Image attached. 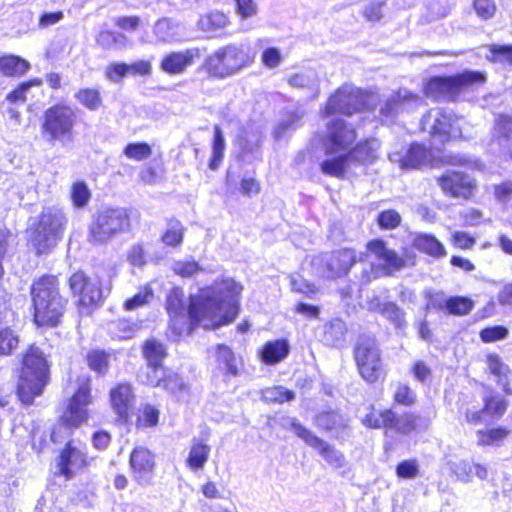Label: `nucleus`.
Instances as JSON below:
<instances>
[{"mask_svg":"<svg viewBox=\"0 0 512 512\" xmlns=\"http://www.w3.org/2000/svg\"><path fill=\"white\" fill-rule=\"evenodd\" d=\"M241 292L242 286L231 278L216 281L199 298L191 299L188 312L191 321L206 329L231 323L238 313Z\"/></svg>","mask_w":512,"mask_h":512,"instance_id":"obj_1","label":"nucleus"},{"mask_svg":"<svg viewBox=\"0 0 512 512\" xmlns=\"http://www.w3.org/2000/svg\"><path fill=\"white\" fill-rule=\"evenodd\" d=\"M34 321L38 326H56L64 313L66 300L59 294L55 276H44L32 285Z\"/></svg>","mask_w":512,"mask_h":512,"instance_id":"obj_2","label":"nucleus"},{"mask_svg":"<svg viewBox=\"0 0 512 512\" xmlns=\"http://www.w3.org/2000/svg\"><path fill=\"white\" fill-rule=\"evenodd\" d=\"M49 364L44 352L37 346H30L23 355L22 367L17 385V394L24 404H31L47 384Z\"/></svg>","mask_w":512,"mask_h":512,"instance_id":"obj_3","label":"nucleus"},{"mask_svg":"<svg viewBox=\"0 0 512 512\" xmlns=\"http://www.w3.org/2000/svg\"><path fill=\"white\" fill-rule=\"evenodd\" d=\"M254 61V56L243 44H229L218 48L204 62V68L210 76L224 79L231 77Z\"/></svg>","mask_w":512,"mask_h":512,"instance_id":"obj_4","label":"nucleus"},{"mask_svg":"<svg viewBox=\"0 0 512 512\" xmlns=\"http://www.w3.org/2000/svg\"><path fill=\"white\" fill-rule=\"evenodd\" d=\"M67 219L62 210L46 208L42 211L38 225L30 238V244L38 255L53 249L62 238Z\"/></svg>","mask_w":512,"mask_h":512,"instance_id":"obj_5","label":"nucleus"},{"mask_svg":"<svg viewBox=\"0 0 512 512\" xmlns=\"http://www.w3.org/2000/svg\"><path fill=\"white\" fill-rule=\"evenodd\" d=\"M486 81L484 74L476 71H464L450 77L431 78L424 86V92L428 97L434 99L453 100L462 91Z\"/></svg>","mask_w":512,"mask_h":512,"instance_id":"obj_6","label":"nucleus"},{"mask_svg":"<svg viewBox=\"0 0 512 512\" xmlns=\"http://www.w3.org/2000/svg\"><path fill=\"white\" fill-rule=\"evenodd\" d=\"M93 403L91 380L86 375L77 378V389L68 400L66 409L60 416L59 429H77L89 420L88 407Z\"/></svg>","mask_w":512,"mask_h":512,"instance_id":"obj_7","label":"nucleus"},{"mask_svg":"<svg viewBox=\"0 0 512 512\" xmlns=\"http://www.w3.org/2000/svg\"><path fill=\"white\" fill-rule=\"evenodd\" d=\"M376 97L371 92H363L359 88L344 84L328 100L322 114L329 116L335 113L351 115L372 108V100Z\"/></svg>","mask_w":512,"mask_h":512,"instance_id":"obj_8","label":"nucleus"},{"mask_svg":"<svg viewBox=\"0 0 512 512\" xmlns=\"http://www.w3.org/2000/svg\"><path fill=\"white\" fill-rule=\"evenodd\" d=\"M77 121L75 110L65 104H56L48 108L43 115L41 125L43 136L50 142H66L73 138V129Z\"/></svg>","mask_w":512,"mask_h":512,"instance_id":"obj_9","label":"nucleus"},{"mask_svg":"<svg viewBox=\"0 0 512 512\" xmlns=\"http://www.w3.org/2000/svg\"><path fill=\"white\" fill-rule=\"evenodd\" d=\"M130 227L127 210L107 208L95 214L89 228V240L93 243H105L117 234L126 232Z\"/></svg>","mask_w":512,"mask_h":512,"instance_id":"obj_10","label":"nucleus"},{"mask_svg":"<svg viewBox=\"0 0 512 512\" xmlns=\"http://www.w3.org/2000/svg\"><path fill=\"white\" fill-rule=\"evenodd\" d=\"M354 359L358 372L365 381L374 383L382 377L381 355L374 338L359 337L354 348Z\"/></svg>","mask_w":512,"mask_h":512,"instance_id":"obj_11","label":"nucleus"},{"mask_svg":"<svg viewBox=\"0 0 512 512\" xmlns=\"http://www.w3.org/2000/svg\"><path fill=\"white\" fill-rule=\"evenodd\" d=\"M462 122L463 119L455 116L451 111L434 108L423 117L422 127L433 138H439V141L444 143L450 138L462 136Z\"/></svg>","mask_w":512,"mask_h":512,"instance_id":"obj_12","label":"nucleus"},{"mask_svg":"<svg viewBox=\"0 0 512 512\" xmlns=\"http://www.w3.org/2000/svg\"><path fill=\"white\" fill-rule=\"evenodd\" d=\"M355 129L345 120L335 118L326 125L323 147L327 155L346 151L356 140Z\"/></svg>","mask_w":512,"mask_h":512,"instance_id":"obj_13","label":"nucleus"},{"mask_svg":"<svg viewBox=\"0 0 512 512\" xmlns=\"http://www.w3.org/2000/svg\"><path fill=\"white\" fill-rule=\"evenodd\" d=\"M291 429L299 438L305 441L307 445L318 450L319 454L331 466L341 468L345 465V457L341 452L318 438L313 432L302 426L296 420L291 423Z\"/></svg>","mask_w":512,"mask_h":512,"instance_id":"obj_14","label":"nucleus"},{"mask_svg":"<svg viewBox=\"0 0 512 512\" xmlns=\"http://www.w3.org/2000/svg\"><path fill=\"white\" fill-rule=\"evenodd\" d=\"M423 105V99L406 89H400L387 98L381 108L383 120L389 121L401 112H410Z\"/></svg>","mask_w":512,"mask_h":512,"instance_id":"obj_15","label":"nucleus"},{"mask_svg":"<svg viewBox=\"0 0 512 512\" xmlns=\"http://www.w3.org/2000/svg\"><path fill=\"white\" fill-rule=\"evenodd\" d=\"M88 465V460L81 444L74 441L67 443L58 461L59 473L66 479H71L77 472Z\"/></svg>","mask_w":512,"mask_h":512,"instance_id":"obj_16","label":"nucleus"},{"mask_svg":"<svg viewBox=\"0 0 512 512\" xmlns=\"http://www.w3.org/2000/svg\"><path fill=\"white\" fill-rule=\"evenodd\" d=\"M129 463L134 480L140 485L149 484L155 469L153 453L145 447H136L130 454Z\"/></svg>","mask_w":512,"mask_h":512,"instance_id":"obj_17","label":"nucleus"},{"mask_svg":"<svg viewBox=\"0 0 512 512\" xmlns=\"http://www.w3.org/2000/svg\"><path fill=\"white\" fill-rule=\"evenodd\" d=\"M431 150L424 145L414 143L404 152H392L389 159L397 163L401 169H415L431 162Z\"/></svg>","mask_w":512,"mask_h":512,"instance_id":"obj_18","label":"nucleus"},{"mask_svg":"<svg viewBox=\"0 0 512 512\" xmlns=\"http://www.w3.org/2000/svg\"><path fill=\"white\" fill-rule=\"evenodd\" d=\"M199 57L200 50L198 48L171 52L162 58L160 69L169 75L182 74L188 67L192 66L194 61Z\"/></svg>","mask_w":512,"mask_h":512,"instance_id":"obj_19","label":"nucleus"},{"mask_svg":"<svg viewBox=\"0 0 512 512\" xmlns=\"http://www.w3.org/2000/svg\"><path fill=\"white\" fill-rule=\"evenodd\" d=\"M110 403L118 417L127 421L134 406V392L128 383H120L110 390Z\"/></svg>","mask_w":512,"mask_h":512,"instance_id":"obj_20","label":"nucleus"},{"mask_svg":"<svg viewBox=\"0 0 512 512\" xmlns=\"http://www.w3.org/2000/svg\"><path fill=\"white\" fill-rule=\"evenodd\" d=\"M442 190L454 197L467 198L471 195L474 188L473 181L459 172H451L439 179Z\"/></svg>","mask_w":512,"mask_h":512,"instance_id":"obj_21","label":"nucleus"},{"mask_svg":"<svg viewBox=\"0 0 512 512\" xmlns=\"http://www.w3.org/2000/svg\"><path fill=\"white\" fill-rule=\"evenodd\" d=\"M367 249L383 263L386 274L400 270L405 264L404 260L395 251L388 249L382 240L368 242Z\"/></svg>","mask_w":512,"mask_h":512,"instance_id":"obj_22","label":"nucleus"},{"mask_svg":"<svg viewBox=\"0 0 512 512\" xmlns=\"http://www.w3.org/2000/svg\"><path fill=\"white\" fill-rule=\"evenodd\" d=\"M355 262L356 254L354 250L343 249L333 252L327 261L326 276L328 278H335L345 275Z\"/></svg>","mask_w":512,"mask_h":512,"instance_id":"obj_23","label":"nucleus"},{"mask_svg":"<svg viewBox=\"0 0 512 512\" xmlns=\"http://www.w3.org/2000/svg\"><path fill=\"white\" fill-rule=\"evenodd\" d=\"M290 352V344L286 339L266 342L259 352L260 359L267 365H275L283 361Z\"/></svg>","mask_w":512,"mask_h":512,"instance_id":"obj_24","label":"nucleus"},{"mask_svg":"<svg viewBox=\"0 0 512 512\" xmlns=\"http://www.w3.org/2000/svg\"><path fill=\"white\" fill-rule=\"evenodd\" d=\"M353 162L349 153L324 160L320 167L325 175L343 178L353 173Z\"/></svg>","mask_w":512,"mask_h":512,"instance_id":"obj_25","label":"nucleus"},{"mask_svg":"<svg viewBox=\"0 0 512 512\" xmlns=\"http://www.w3.org/2000/svg\"><path fill=\"white\" fill-rule=\"evenodd\" d=\"M288 82L292 87L307 90L313 98L319 94L320 77L315 70L307 69L295 73Z\"/></svg>","mask_w":512,"mask_h":512,"instance_id":"obj_26","label":"nucleus"},{"mask_svg":"<svg viewBox=\"0 0 512 512\" xmlns=\"http://www.w3.org/2000/svg\"><path fill=\"white\" fill-rule=\"evenodd\" d=\"M379 146V142L376 139H369L359 143L349 152L354 166L374 161L377 158Z\"/></svg>","mask_w":512,"mask_h":512,"instance_id":"obj_27","label":"nucleus"},{"mask_svg":"<svg viewBox=\"0 0 512 512\" xmlns=\"http://www.w3.org/2000/svg\"><path fill=\"white\" fill-rule=\"evenodd\" d=\"M487 366L489 371L497 377L498 384L502 386L504 392L512 394V388L509 386L510 367L496 354L487 356Z\"/></svg>","mask_w":512,"mask_h":512,"instance_id":"obj_28","label":"nucleus"},{"mask_svg":"<svg viewBox=\"0 0 512 512\" xmlns=\"http://www.w3.org/2000/svg\"><path fill=\"white\" fill-rule=\"evenodd\" d=\"M30 68L25 59L16 55H3L0 57V73L7 77H19Z\"/></svg>","mask_w":512,"mask_h":512,"instance_id":"obj_29","label":"nucleus"},{"mask_svg":"<svg viewBox=\"0 0 512 512\" xmlns=\"http://www.w3.org/2000/svg\"><path fill=\"white\" fill-rule=\"evenodd\" d=\"M494 135L500 146L512 155V119L507 115H499L495 121Z\"/></svg>","mask_w":512,"mask_h":512,"instance_id":"obj_30","label":"nucleus"},{"mask_svg":"<svg viewBox=\"0 0 512 512\" xmlns=\"http://www.w3.org/2000/svg\"><path fill=\"white\" fill-rule=\"evenodd\" d=\"M216 359L221 369L225 370L226 374L237 376L239 373V361L237 360L234 352L226 345L219 344L216 347Z\"/></svg>","mask_w":512,"mask_h":512,"instance_id":"obj_31","label":"nucleus"},{"mask_svg":"<svg viewBox=\"0 0 512 512\" xmlns=\"http://www.w3.org/2000/svg\"><path fill=\"white\" fill-rule=\"evenodd\" d=\"M228 17L221 11L215 10L202 15L198 20L200 30L212 33L227 26Z\"/></svg>","mask_w":512,"mask_h":512,"instance_id":"obj_32","label":"nucleus"},{"mask_svg":"<svg viewBox=\"0 0 512 512\" xmlns=\"http://www.w3.org/2000/svg\"><path fill=\"white\" fill-rule=\"evenodd\" d=\"M165 375L162 364L146 363L138 372V379L145 385L160 387Z\"/></svg>","mask_w":512,"mask_h":512,"instance_id":"obj_33","label":"nucleus"},{"mask_svg":"<svg viewBox=\"0 0 512 512\" xmlns=\"http://www.w3.org/2000/svg\"><path fill=\"white\" fill-rule=\"evenodd\" d=\"M414 245L421 251L434 256L442 257L446 254L444 246L432 235H419L414 240Z\"/></svg>","mask_w":512,"mask_h":512,"instance_id":"obj_34","label":"nucleus"},{"mask_svg":"<svg viewBox=\"0 0 512 512\" xmlns=\"http://www.w3.org/2000/svg\"><path fill=\"white\" fill-rule=\"evenodd\" d=\"M210 450V446L206 444L194 443L187 458L188 467L192 470L202 469L208 460Z\"/></svg>","mask_w":512,"mask_h":512,"instance_id":"obj_35","label":"nucleus"},{"mask_svg":"<svg viewBox=\"0 0 512 512\" xmlns=\"http://www.w3.org/2000/svg\"><path fill=\"white\" fill-rule=\"evenodd\" d=\"M394 413L392 410L386 409L382 411H375L374 409L367 414L362 422L369 428L379 429L388 428L393 423Z\"/></svg>","mask_w":512,"mask_h":512,"instance_id":"obj_36","label":"nucleus"},{"mask_svg":"<svg viewBox=\"0 0 512 512\" xmlns=\"http://www.w3.org/2000/svg\"><path fill=\"white\" fill-rule=\"evenodd\" d=\"M19 345V335L7 326L0 325V356H8Z\"/></svg>","mask_w":512,"mask_h":512,"instance_id":"obj_37","label":"nucleus"},{"mask_svg":"<svg viewBox=\"0 0 512 512\" xmlns=\"http://www.w3.org/2000/svg\"><path fill=\"white\" fill-rule=\"evenodd\" d=\"M184 293L180 288H174L167 296V311L175 315V321L184 319Z\"/></svg>","mask_w":512,"mask_h":512,"instance_id":"obj_38","label":"nucleus"},{"mask_svg":"<svg viewBox=\"0 0 512 512\" xmlns=\"http://www.w3.org/2000/svg\"><path fill=\"white\" fill-rule=\"evenodd\" d=\"M184 226L180 221L171 219L167 223V228L162 235L161 239L164 244L168 246H179L183 241Z\"/></svg>","mask_w":512,"mask_h":512,"instance_id":"obj_39","label":"nucleus"},{"mask_svg":"<svg viewBox=\"0 0 512 512\" xmlns=\"http://www.w3.org/2000/svg\"><path fill=\"white\" fill-rule=\"evenodd\" d=\"M81 105L90 111H96L102 105V97L97 89L84 88L75 94Z\"/></svg>","mask_w":512,"mask_h":512,"instance_id":"obj_40","label":"nucleus"},{"mask_svg":"<svg viewBox=\"0 0 512 512\" xmlns=\"http://www.w3.org/2000/svg\"><path fill=\"white\" fill-rule=\"evenodd\" d=\"M143 356L147 363L162 364L166 350L162 343L154 339L147 340L143 346Z\"/></svg>","mask_w":512,"mask_h":512,"instance_id":"obj_41","label":"nucleus"},{"mask_svg":"<svg viewBox=\"0 0 512 512\" xmlns=\"http://www.w3.org/2000/svg\"><path fill=\"white\" fill-rule=\"evenodd\" d=\"M225 140L223 132L219 126L214 127V140L212 147V159L209 163V167L212 170H216L224 156Z\"/></svg>","mask_w":512,"mask_h":512,"instance_id":"obj_42","label":"nucleus"},{"mask_svg":"<svg viewBox=\"0 0 512 512\" xmlns=\"http://www.w3.org/2000/svg\"><path fill=\"white\" fill-rule=\"evenodd\" d=\"M102 299V290L96 279H90L85 286L83 293L79 294V302L81 305L89 306L97 304Z\"/></svg>","mask_w":512,"mask_h":512,"instance_id":"obj_43","label":"nucleus"},{"mask_svg":"<svg viewBox=\"0 0 512 512\" xmlns=\"http://www.w3.org/2000/svg\"><path fill=\"white\" fill-rule=\"evenodd\" d=\"M160 387L173 394L176 397H181L187 392V385L178 374L169 372L166 373Z\"/></svg>","mask_w":512,"mask_h":512,"instance_id":"obj_44","label":"nucleus"},{"mask_svg":"<svg viewBox=\"0 0 512 512\" xmlns=\"http://www.w3.org/2000/svg\"><path fill=\"white\" fill-rule=\"evenodd\" d=\"M154 34L159 41L169 42L176 39L177 25L172 23L169 19H161L156 22L154 26Z\"/></svg>","mask_w":512,"mask_h":512,"instance_id":"obj_45","label":"nucleus"},{"mask_svg":"<svg viewBox=\"0 0 512 512\" xmlns=\"http://www.w3.org/2000/svg\"><path fill=\"white\" fill-rule=\"evenodd\" d=\"M70 197L76 208H83L89 203L91 192L84 182L78 181L72 185Z\"/></svg>","mask_w":512,"mask_h":512,"instance_id":"obj_46","label":"nucleus"},{"mask_svg":"<svg viewBox=\"0 0 512 512\" xmlns=\"http://www.w3.org/2000/svg\"><path fill=\"white\" fill-rule=\"evenodd\" d=\"M510 434V431L503 427H498L486 431L478 432V443L480 445H495L502 442Z\"/></svg>","mask_w":512,"mask_h":512,"instance_id":"obj_47","label":"nucleus"},{"mask_svg":"<svg viewBox=\"0 0 512 512\" xmlns=\"http://www.w3.org/2000/svg\"><path fill=\"white\" fill-rule=\"evenodd\" d=\"M474 306V302L468 297L456 296L446 301V308L449 313L454 315H466Z\"/></svg>","mask_w":512,"mask_h":512,"instance_id":"obj_48","label":"nucleus"},{"mask_svg":"<svg viewBox=\"0 0 512 512\" xmlns=\"http://www.w3.org/2000/svg\"><path fill=\"white\" fill-rule=\"evenodd\" d=\"M87 363L91 370L99 374H105L109 368V355L104 351H91L87 355Z\"/></svg>","mask_w":512,"mask_h":512,"instance_id":"obj_49","label":"nucleus"},{"mask_svg":"<svg viewBox=\"0 0 512 512\" xmlns=\"http://www.w3.org/2000/svg\"><path fill=\"white\" fill-rule=\"evenodd\" d=\"M123 154L128 159L142 161L151 156L152 149L147 143H131L124 148Z\"/></svg>","mask_w":512,"mask_h":512,"instance_id":"obj_50","label":"nucleus"},{"mask_svg":"<svg viewBox=\"0 0 512 512\" xmlns=\"http://www.w3.org/2000/svg\"><path fill=\"white\" fill-rule=\"evenodd\" d=\"M294 393L282 386L267 388L262 391V397L267 402L283 403L294 399Z\"/></svg>","mask_w":512,"mask_h":512,"instance_id":"obj_51","label":"nucleus"},{"mask_svg":"<svg viewBox=\"0 0 512 512\" xmlns=\"http://www.w3.org/2000/svg\"><path fill=\"white\" fill-rule=\"evenodd\" d=\"M104 75L112 83H121L128 76L127 64L123 62H112L105 68Z\"/></svg>","mask_w":512,"mask_h":512,"instance_id":"obj_52","label":"nucleus"},{"mask_svg":"<svg viewBox=\"0 0 512 512\" xmlns=\"http://www.w3.org/2000/svg\"><path fill=\"white\" fill-rule=\"evenodd\" d=\"M152 298V289L149 286H145L141 288L139 292L132 298L126 300L124 303V307L126 310H135L147 304Z\"/></svg>","mask_w":512,"mask_h":512,"instance_id":"obj_53","label":"nucleus"},{"mask_svg":"<svg viewBox=\"0 0 512 512\" xmlns=\"http://www.w3.org/2000/svg\"><path fill=\"white\" fill-rule=\"evenodd\" d=\"M159 410L150 404L144 405L140 409L137 423L139 426L152 427L157 425L159 420Z\"/></svg>","mask_w":512,"mask_h":512,"instance_id":"obj_54","label":"nucleus"},{"mask_svg":"<svg viewBox=\"0 0 512 512\" xmlns=\"http://www.w3.org/2000/svg\"><path fill=\"white\" fill-rule=\"evenodd\" d=\"M415 420V417L411 414H404L399 417L394 415L393 423L388 428L402 434H408L416 428Z\"/></svg>","mask_w":512,"mask_h":512,"instance_id":"obj_55","label":"nucleus"},{"mask_svg":"<svg viewBox=\"0 0 512 512\" xmlns=\"http://www.w3.org/2000/svg\"><path fill=\"white\" fill-rule=\"evenodd\" d=\"M137 329L138 327L136 324L130 323L127 320H119L111 325L110 332L114 337L128 339L133 336Z\"/></svg>","mask_w":512,"mask_h":512,"instance_id":"obj_56","label":"nucleus"},{"mask_svg":"<svg viewBox=\"0 0 512 512\" xmlns=\"http://www.w3.org/2000/svg\"><path fill=\"white\" fill-rule=\"evenodd\" d=\"M507 409V402L501 396H491L485 398L483 411L490 415L502 416Z\"/></svg>","mask_w":512,"mask_h":512,"instance_id":"obj_57","label":"nucleus"},{"mask_svg":"<svg viewBox=\"0 0 512 512\" xmlns=\"http://www.w3.org/2000/svg\"><path fill=\"white\" fill-rule=\"evenodd\" d=\"M508 334L509 331L504 326H494L482 329L480 332V338L483 342L490 343L506 339Z\"/></svg>","mask_w":512,"mask_h":512,"instance_id":"obj_58","label":"nucleus"},{"mask_svg":"<svg viewBox=\"0 0 512 512\" xmlns=\"http://www.w3.org/2000/svg\"><path fill=\"white\" fill-rule=\"evenodd\" d=\"M401 223V216L395 210L382 211L378 216V224L384 229H394Z\"/></svg>","mask_w":512,"mask_h":512,"instance_id":"obj_59","label":"nucleus"},{"mask_svg":"<svg viewBox=\"0 0 512 512\" xmlns=\"http://www.w3.org/2000/svg\"><path fill=\"white\" fill-rule=\"evenodd\" d=\"M199 270V264L194 260L176 261L173 264V271L181 277H191Z\"/></svg>","mask_w":512,"mask_h":512,"instance_id":"obj_60","label":"nucleus"},{"mask_svg":"<svg viewBox=\"0 0 512 512\" xmlns=\"http://www.w3.org/2000/svg\"><path fill=\"white\" fill-rule=\"evenodd\" d=\"M282 60L281 51L275 47L265 49L261 55L263 65L269 69L277 68Z\"/></svg>","mask_w":512,"mask_h":512,"instance_id":"obj_61","label":"nucleus"},{"mask_svg":"<svg viewBox=\"0 0 512 512\" xmlns=\"http://www.w3.org/2000/svg\"><path fill=\"white\" fill-rule=\"evenodd\" d=\"M317 424L327 430H332L343 425V418L336 412L323 413L317 417Z\"/></svg>","mask_w":512,"mask_h":512,"instance_id":"obj_62","label":"nucleus"},{"mask_svg":"<svg viewBox=\"0 0 512 512\" xmlns=\"http://www.w3.org/2000/svg\"><path fill=\"white\" fill-rule=\"evenodd\" d=\"M394 399L399 404L409 406L415 402L416 395L409 386L399 383L396 386Z\"/></svg>","mask_w":512,"mask_h":512,"instance_id":"obj_63","label":"nucleus"},{"mask_svg":"<svg viewBox=\"0 0 512 512\" xmlns=\"http://www.w3.org/2000/svg\"><path fill=\"white\" fill-rule=\"evenodd\" d=\"M473 6L477 15L484 20L492 18L496 12L493 0H474Z\"/></svg>","mask_w":512,"mask_h":512,"instance_id":"obj_64","label":"nucleus"}]
</instances>
